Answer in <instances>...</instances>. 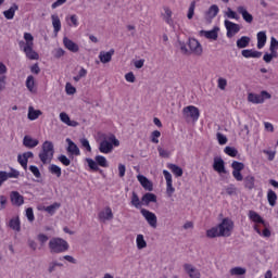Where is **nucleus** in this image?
<instances>
[{"label": "nucleus", "mask_w": 278, "mask_h": 278, "mask_svg": "<svg viewBox=\"0 0 278 278\" xmlns=\"http://www.w3.org/2000/svg\"><path fill=\"white\" fill-rule=\"evenodd\" d=\"M233 231V222L229 218H224L217 226L206 231L207 238H229Z\"/></svg>", "instance_id": "nucleus-1"}, {"label": "nucleus", "mask_w": 278, "mask_h": 278, "mask_svg": "<svg viewBox=\"0 0 278 278\" xmlns=\"http://www.w3.org/2000/svg\"><path fill=\"white\" fill-rule=\"evenodd\" d=\"M48 247L52 254L66 253V251H68V242L58 237L52 238L49 241Z\"/></svg>", "instance_id": "nucleus-2"}, {"label": "nucleus", "mask_w": 278, "mask_h": 278, "mask_svg": "<svg viewBox=\"0 0 278 278\" xmlns=\"http://www.w3.org/2000/svg\"><path fill=\"white\" fill-rule=\"evenodd\" d=\"M121 141L116 139V136L111 135L110 137H103L102 141L99 144L100 153H112L114 151V147H119Z\"/></svg>", "instance_id": "nucleus-3"}, {"label": "nucleus", "mask_w": 278, "mask_h": 278, "mask_svg": "<svg viewBox=\"0 0 278 278\" xmlns=\"http://www.w3.org/2000/svg\"><path fill=\"white\" fill-rule=\"evenodd\" d=\"M55 153V149L53 147V142L45 141L41 146V151L39 152V160L42 164H47V162H51L53 160V155Z\"/></svg>", "instance_id": "nucleus-4"}, {"label": "nucleus", "mask_w": 278, "mask_h": 278, "mask_svg": "<svg viewBox=\"0 0 278 278\" xmlns=\"http://www.w3.org/2000/svg\"><path fill=\"white\" fill-rule=\"evenodd\" d=\"M182 116L185 118H191L193 123H197V121H199V116H201V112L199 111V108L189 105L184 108Z\"/></svg>", "instance_id": "nucleus-5"}, {"label": "nucleus", "mask_w": 278, "mask_h": 278, "mask_svg": "<svg viewBox=\"0 0 278 278\" xmlns=\"http://www.w3.org/2000/svg\"><path fill=\"white\" fill-rule=\"evenodd\" d=\"M271 98L273 96H270V93L266 90L261 91V94H257V93L248 94V101L250 103H255V104L264 103L266 99H271Z\"/></svg>", "instance_id": "nucleus-6"}, {"label": "nucleus", "mask_w": 278, "mask_h": 278, "mask_svg": "<svg viewBox=\"0 0 278 278\" xmlns=\"http://www.w3.org/2000/svg\"><path fill=\"white\" fill-rule=\"evenodd\" d=\"M140 213L143 216V218L147 220L148 225L152 227V229H157V215H155V213L147 208H141Z\"/></svg>", "instance_id": "nucleus-7"}, {"label": "nucleus", "mask_w": 278, "mask_h": 278, "mask_svg": "<svg viewBox=\"0 0 278 278\" xmlns=\"http://www.w3.org/2000/svg\"><path fill=\"white\" fill-rule=\"evenodd\" d=\"M224 24L227 30L226 33L227 38H233L236 34L240 33V24H236L229 20H225Z\"/></svg>", "instance_id": "nucleus-8"}, {"label": "nucleus", "mask_w": 278, "mask_h": 278, "mask_svg": "<svg viewBox=\"0 0 278 278\" xmlns=\"http://www.w3.org/2000/svg\"><path fill=\"white\" fill-rule=\"evenodd\" d=\"M213 170L218 175H227V168L225 167V161L220 156H215L213 161Z\"/></svg>", "instance_id": "nucleus-9"}, {"label": "nucleus", "mask_w": 278, "mask_h": 278, "mask_svg": "<svg viewBox=\"0 0 278 278\" xmlns=\"http://www.w3.org/2000/svg\"><path fill=\"white\" fill-rule=\"evenodd\" d=\"M188 47L191 53H194L195 55H201L203 53V48L197 39H189Z\"/></svg>", "instance_id": "nucleus-10"}, {"label": "nucleus", "mask_w": 278, "mask_h": 278, "mask_svg": "<svg viewBox=\"0 0 278 278\" xmlns=\"http://www.w3.org/2000/svg\"><path fill=\"white\" fill-rule=\"evenodd\" d=\"M218 31L220 28L215 26L212 30H200V36H204L207 40H218Z\"/></svg>", "instance_id": "nucleus-11"}, {"label": "nucleus", "mask_w": 278, "mask_h": 278, "mask_svg": "<svg viewBox=\"0 0 278 278\" xmlns=\"http://www.w3.org/2000/svg\"><path fill=\"white\" fill-rule=\"evenodd\" d=\"M137 179L142 186L143 190H147L148 192H153V182L149 180V178H147L144 175H138Z\"/></svg>", "instance_id": "nucleus-12"}, {"label": "nucleus", "mask_w": 278, "mask_h": 278, "mask_svg": "<svg viewBox=\"0 0 278 278\" xmlns=\"http://www.w3.org/2000/svg\"><path fill=\"white\" fill-rule=\"evenodd\" d=\"M12 205H16V207H21L23 203H25V198L18 191H12L10 194Z\"/></svg>", "instance_id": "nucleus-13"}, {"label": "nucleus", "mask_w": 278, "mask_h": 278, "mask_svg": "<svg viewBox=\"0 0 278 278\" xmlns=\"http://www.w3.org/2000/svg\"><path fill=\"white\" fill-rule=\"evenodd\" d=\"M21 49L28 60H40V55L34 50V46H23Z\"/></svg>", "instance_id": "nucleus-14"}, {"label": "nucleus", "mask_w": 278, "mask_h": 278, "mask_svg": "<svg viewBox=\"0 0 278 278\" xmlns=\"http://www.w3.org/2000/svg\"><path fill=\"white\" fill-rule=\"evenodd\" d=\"M184 269L190 278H201V271H199L197 267L192 266V264L186 263L184 265Z\"/></svg>", "instance_id": "nucleus-15"}, {"label": "nucleus", "mask_w": 278, "mask_h": 278, "mask_svg": "<svg viewBox=\"0 0 278 278\" xmlns=\"http://www.w3.org/2000/svg\"><path fill=\"white\" fill-rule=\"evenodd\" d=\"M164 13L161 14L163 21L169 25V27H173L174 21H173V11L168 7H163Z\"/></svg>", "instance_id": "nucleus-16"}, {"label": "nucleus", "mask_w": 278, "mask_h": 278, "mask_svg": "<svg viewBox=\"0 0 278 278\" xmlns=\"http://www.w3.org/2000/svg\"><path fill=\"white\" fill-rule=\"evenodd\" d=\"M142 205L149 206L151 203H157V195L152 192H147L146 194L142 195L141 198Z\"/></svg>", "instance_id": "nucleus-17"}, {"label": "nucleus", "mask_w": 278, "mask_h": 278, "mask_svg": "<svg viewBox=\"0 0 278 278\" xmlns=\"http://www.w3.org/2000/svg\"><path fill=\"white\" fill-rule=\"evenodd\" d=\"M248 216L253 223H258L261 225H264L265 227H268V223H266V220H264V218H262V216L257 214V212L249 211Z\"/></svg>", "instance_id": "nucleus-18"}, {"label": "nucleus", "mask_w": 278, "mask_h": 278, "mask_svg": "<svg viewBox=\"0 0 278 278\" xmlns=\"http://www.w3.org/2000/svg\"><path fill=\"white\" fill-rule=\"evenodd\" d=\"M23 144L26 147V149H36V146L40 144V141H38V139L31 138L29 135H26L23 138Z\"/></svg>", "instance_id": "nucleus-19"}, {"label": "nucleus", "mask_w": 278, "mask_h": 278, "mask_svg": "<svg viewBox=\"0 0 278 278\" xmlns=\"http://www.w3.org/2000/svg\"><path fill=\"white\" fill-rule=\"evenodd\" d=\"M115 51L114 49H111L110 51H101L99 54V60L102 62V64H108L112 62V55H114Z\"/></svg>", "instance_id": "nucleus-20"}, {"label": "nucleus", "mask_w": 278, "mask_h": 278, "mask_svg": "<svg viewBox=\"0 0 278 278\" xmlns=\"http://www.w3.org/2000/svg\"><path fill=\"white\" fill-rule=\"evenodd\" d=\"M218 5L213 4L208 8V10L205 12V20L206 21H212L213 18H216L218 16Z\"/></svg>", "instance_id": "nucleus-21"}, {"label": "nucleus", "mask_w": 278, "mask_h": 278, "mask_svg": "<svg viewBox=\"0 0 278 278\" xmlns=\"http://www.w3.org/2000/svg\"><path fill=\"white\" fill-rule=\"evenodd\" d=\"M63 45L68 49V51H72V53H77V51H79V46L73 40L68 39V37L63 38Z\"/></svg>", "instance_id": "nucleus-22"}, {"label": "nucleus", "mask_w": 278, "mask_h": 278, "mask_svg": "<svg viewBox=\"0 0 278 278\" xmlns=\"http://www.w3.org/2000/svg\"><path fill=\"white\" fill-rule=\"evenodd\" d=\"M67 142V153H71V155H81V152L79 151V147H77L71 138L66 139Z\"/></svg>", "instance_id": "nucleus-23"}, {"label": "nucleus", "mask_w": 278, "mask_h": 278, "mask_svg": "<svg viewBox=\"0 0 278 278\" xmlns=\"http://www.w3.org/2000/svg\"><path fill=\"white\" fill-rule=\"evenodd\" d=\"M241 55L245 59H249V58L260 59L262 58V52L253 49H245L241 51Z\"/></svg>", "instance_id": "nucleus-24"}, {"label": "nucleus", "mask_w": 278, "mask_h": 278, "mask_svg": "<svg viewBox=\"0 0 278 278\" xmlns=\"http://www.w3.org/2000/svg\"><path fill=\"white\" fill-rule=\"evenodd\" d=\"M237 11L239 14H241L243 21H245V23H253V15L251 13H249V11H247V8L244 7H238Z\"/></svg>", "instance_id": "nucleus-25"}, {"label": "nucleus", "mask_w": 278, "mask_h": 278, "mask_svg": "<svg viewBox=\"0 0 278 278\" xmlns=\"http://www.w3.org/2000/svg\"><path fill=\"white\" fill-rule=\"evenodd\" d=\"M24 39L26 40V42L25 41L18 42L20 49H23V47H34V36L30 33H25Z\"/></svg>", "instance_id": "nucleus-26"}, {"label": "nucleus", "mask_w": 278, "mask_h": 278, "mask_svg": "<svg viewBox=\"0 0 278 278\" xmlns=\"http://www.w3.org/2000/svg\"><path fill=\"white\" fill-rule=\"evenodd\" d=\"M18 10V4L13 3L9 10L3 11V16L8 20V21H12V18H14V14H16V11Z\"/></svg>", "instance_id": "nucleus-27"}, {"label": "nucleus", "mask_w": 278, "mask_h": 278, "mask_svg": "<svg viewBox=\"0 0 278 278\" xmlns=\"http://www.w3.org/2000/svg\"><path fill=\"white\" fill-rule=\"evenodd\" d=\"M243 186L247 190H253V188H255V176H245L243 179Z\"/></svg>", "instance_id": "nucleus-28"}, {"label": "nucleus", "mask_w": 278, "mask_h": 278, "mask_svg": "<svg viewBox=\"0 0 278 278\" xmlns=\"http://www.w3.org/2000/svg\"><path fill=\"white\" fill-rule=\"evenodd\" d=\"M251 45V37L249 36H242L237 40V48L238 49H247Z\"/></svg>", "instance_id": "nucleus-29"}, {"label": "nucleus", "mask_w": 278, "mask_h": 278, "mask_svg": "<svg viewBox=\"0 0 278 278\" xmlns=\"http://www.w3.org/2000/svg\"><path fill=\"white\" fill-rule=\"evenodd\" d=\"M52 18V27L54 29V34H59L62 29V22L60 21V16L58 14L51 15Z\"/></svg>", "instance_id": "nucleus-30"}, {"label": "nucleus", "mask_w": 278, "mask_h": 278, "mask_svg": "<svg viewBox=\"0 0 278 278\" xmlns=\"http://www.w3.org/2000/svg\"><path fill=\"white\" fill-rule=\"evenodd\" d=\"M40 116H42V111L35 110L34 106L28 108V121H37Z\"/></svg>", "instance_id": "nucleus-31"}, {"label": "nucleus", "mask_w": 278, "mask_h": 278, "mask_svg": "<svg viewBox=\"0 0 278 278\" xmlns=\"http://www.w3.org/2000/svg\"><path fill=\"white\" fill-rule=\"evenodd\" d=\"M100 220H112L114 218V213H112V208L106 207L105 211L99 213Z\"/></svg>", "instance_id": "nucleus-32"}, {"label": "nucleus", "mask_w": 278, "mask_h": 278, "mask_svg": "<svg viewBox=\"0 0 278 278\" xmlns=\"http://www.w3.org/2000/svg\"><path fill=\"white\" fill-rule=\"evenodd\" d=\"M130 204L132 205V207H136V210H140V207L144 205L142 204V200L140 201V198L138 197V193H136V191H132Z\"/></svg>", "instance_id": "nucleus-33"}, {"label": "nucleus", "mask_w": 278, "mask_h": 278, "mask_svg": "<svg viewBox=\"0 0 278 278\" xmlns=\"http://www.w3.org/2000/svg\"><path fill=\"white\" fill-rule=\"evenodd\" d=\"M266 31H258L257 33V49H264L266 45Z\"/></svg>", "instance_id": "nucleus-34"}, {"label": "nucleus", "mask_w": 278, "mask_h": 278, "mask_svg": "<svg viewBox=\"0 0 278 278\" xmlns=\"http://www.w3.org/2000/svg\"><path fill=\"white\" fill-rule=\"evenodd\" d=\"M267 201L271 207H275V205H277V193L271 189H269L267 192Z\"/></svg>", "instance_id": "nucleus-35"}, {"label": "nucleus", "mask_w": 278, "mask_h": 278, "mask_svg": "<svg viewBox=\"0 0 278 278\" xmlns=\"http://www.w3.org/2000/svg\"><path fill=\"white\" fill-rule=\"evenodd\" d=\"M48 170L51 173V175H55L58 178L62 177V168L55 164H51L48 167Z\"/></svg>", "instance_id": "nucleus-36"}, {"label": "nucleus", "mask_w": 278, "mask_h": 278, "mask_svg": "<svg viewBox=\"0 0 278 278\" xmlns=\"http://www.w3.org/2000/svg\"><path fill=\"white\" fill-rule=\"evenodd\" d=\"M9 226L11 229H13V231H21V219H18V217L12 218Z\"/></svg>", "instance_id": "nucleus-37"}, {"label": "nucleus", "mask_w": 278, "mask_h": 278, "mask_svg": "<svg viewBox=\"0 0 278 278\" xmlns=\"http://www.w3.org/2000/svg\"><path fill=\"white\" fill-rule=\"evenodd\" d=\"M168 168L176 177H181L184 175V169L176 164H169Z\"/></svg>", "instance_id": "nucleus-38"}, {"label": "nucleus", "mask_w": 278, "mask_h": 278, "mask_svg": "<svg viewBox=\"0 0 278 278\" xmlns=\"http://www.w3.org/2000/svg\"><path fill=\"white\" fill-rule=\"evenodd\" d=\"M137 249L142 250V249H147V240H144V236L143 235H137Z\"/></svg>", "instance_id": "nucleus-39"}, {"label": "nucleus", "mask_w": 278, "mask_h": 278, "mask_svg": "<svg viewBox=\"0 0 278 278\" xmlns=\"http://www.w3.org/2000/svg\"><path fill=\"white\" fill-rule=\"evenodd\" d=\"M98 166H101L102 168H108L109 164H108V159H105V156L103 155H97L94 157Z\"/></svg>", "instance_id": "nucleus-40"}, {"label": "nucleus", "mask_w": 278, "mask_h": 278, "mask_svg": "<svg viewBox=\"0 0 278 278\" xmlns=\"http://www.w3.org/2000/svg\"><path fill=\"white\" fill-rule=\"evenodd\" d=\"M64 266V264L59 263L58 261H52L48 265V273L49 275H52V273H55V268Z\"/></svg>", "instance_id": "nucleus-41"}, {"label": "nucleus", "mask_w": 278, "mask_h": 278, "mask_svg": "<svg viewBox=\"0 0 278 278\" xmlns=\"http://www.w3.org/2000/svg\"><path fill=\"white\" fill-rule=\"evenodd\" d=\"M224 152L226 153V155H229V157H238V149H236L233 147L227 146L224 149Z\"/></svg>", "instance_id": "nucleus-42"}, {"label": "nucleus", "mask_w": 278, "mask_h": 278, "mask_svg": "<svg viewBox=\"0 0 278 278\" xmlns=\"http://www.w3.org/2000/svg\"><path fill=\"white\" fill-rule=\"evenodd\" d=\"M231 168H232L233 172H242V170H244V163L233 161L231 163Z\"/></svg>", "instance_id": "nucleus-43"}, {"label": "nucleus", "mask_w": 278, "mask_h": 278, "mask_svg": "<svg viewBox=\"0 0 278 278\" xmlns=\"http://www.w3.org/2000/svg\"><path fill=\"white\" fill-rule=\"evenodd\" d=\"M226 194H228V197H237L238 195V188H236V186H233V185H229L226 188Z\"/></svg>", "instance_id": "nucleus-44"}, {"label": "nucleus", "mask_w": 278, "mask_h": 278, "mask_svg": "<svg viewBox=\"0 0 278 278\" xmlns=\"http://www.w3.org/2000/svg\"><path fill=\"white\" fill-rule=\"evenodd\" d=\"M35 81H34V76L29 75L26 79V88L29 90V92H34V86H35Z\"/></svg>", "instance_id": "nucleus-45"}, {"label": "nucleus", "mask_w": 278, "mask_h": 278, "mask_svg": "<svg viewBox=\"0 0 278 278\" xmlns=\"http://www.w3.org/2000/svg\"><path fill=\"white\" fill-rule=\"evenodd\" d=\"M29 170L34 175V177H36V179H40V177H42L40 169L36 165H30Z\"/></svg>", "instance_id": "nucleus-46"}, {"label": "nucleus", "mask_w": 278, "mask_h": 278, "mask_svg": "<svg viewBox=\"0 0 278 278\" xmlns=\"http://www.w3.org/2000/svg\"><path fill=\"white\" fill-rule=\"evenodd\" d=\"M194 8H197V1H192L190 3L188 14H187V18H189V21H192L193 16H194Z\"/></svg>", "instance_id": "nucleus-47"}, {"label": "nucleus", "mask_w": 278, "mask_h": 278, "mask_svg": "<svg viewBox=\"0 0 278 278\" xmlns=\"http://www.w3.org/2000/svg\"><path fill=\"white\" fill-rule=\"evenodd\" d=\"M86 162H87V164H88V166H89V168L91 169V170H94V172H97V170H99V165H98V163H97V160L94 161V160H92V159H86Z\"/></svg>", "instance_id": "nucleus-48"}, {"label": "nucleus", "mask_w": 278, "mask_h": 278, "mask_svg": "<svg viewBox=\"0 0 278 278\" xmlns=\"http://www.w3.org/2000/svg\"><path fill=\"white\" fill-rule=\"evenodd\" d=\"M60 210V203L55 202L49 206L46 207V212H48V214H55V211Z\"/></svg>", "instance_id": "nucleus-49"}, {"label": "nucleus", "mask_w": 278, "mask_h": 278, "mask_svg": "<svg viewBox=\"0 0 278 278\" xmlns=\"http://www.w3.org/2000/svg\"><path fill=\"white\" fill-rule=\"evenodd\" d=\"M17 162L18 164L24 168V170H27V163L29 162L23 154L17 155Z\"/></svg>", "instance_id": "nucleus-50"}, {"label": "nucleus", "mask_w": 278, "mask_h": 278, "mask_svg": "<svg viewBox=\"0 0 278 278\" xmlns=\"http://www.w3.org/2000/svg\"><path fill=\"white\" fill-rule=\"evenodd\" d=\"M230 275H247V269L242 267H235L230 269Z\"/></svg>", "instance_id": "nucleus-51"}, {"label": "nucleus", "mask_w": 278, "mask_h": 278, "mask_svg": "<svg viewBox=\"0 0 278 278\" xmlns=\"http://www.w3.org/2000/svg\"><path fill=\"white\" fill-rule=\"evenodd\" d=\"M160 136H162V132H160V130H154L152 131L150 138H151V142H153V144H157L160 142Z\"/></svg>", "instance_id": "nucleus-52"}, {"label": "nucleus", "mask_w": 278, "mask_h": 278, "mask_svg": "<svg viewBox=\"0 0 278 278\" xmlns=\"http://www.w3.org/2000/svg\"><path fill=\"white\" fill-rule=\"evenodd\" d=\"M59 162H61V164H63V166H71V159H68L66 155L61 154L58 157Z\"/></svg>", "instance_id": "nucleus-53"}, {"label": "nucleus", "mask_w": 278, "mask_h": 278, "mask_svg": "<svg viewBox=\"0 0 278 278\" xmlns=\"http://www.w3.org/2000/svg\"><path fill=\"white\" fill-rule=\"evenodd\" d=\"M7 175L9 177V179H18V177H21V172L16 170V169H11V172H7Z\"/></svg>", "instance_id": "nucleus-54"}, {"label": "nucleus", "mask_w": 278, "mask_h": 278, "mask_svg": "<svg viewBox=\"0 0 278 278\" xmlns=\"http://www.w3.org/2000/svg\"><path fill=\"white\" fill-rule=\"evenodd\" d=\"M65 91L66 94H75V92H77V89L71 83H66Z\"/></svg>", "instance_id": "nucleus-55"}, {"label": "nucleus", "mask_w": 278, "mask_h": 278, "mask_svg": "<svg viewBox=\"0 0 278 278\" xmlns=\"http://www.w3.org/2000/svg\"><path fill=\"white\" fill-rule=\"evenodd\" d=\"M9 176H8V172L5 170H0V188L1 186H3V184H5V181H8Z\"/></svg>", "instance_id": "nucleus-56"}, {"label": "nucleus", "mask_w": 278, "mask_h": 278, "mask_svg": "<svg viewBox=\"0 0 278 278\" xmlns=\"http://www.w3.org/2000/svg\"><path fill=\"white\" fill-rule=\"evenodd\" d=\"M125 79L129 84H135L136 83V75H134V72H129V73L125 74Z\"/></svg>", "instance_id": "nucleus-57"}, {"label": "nucleus", "mask_w": 278, "mask_h": 278, "mask_svg": "<svg viewBox=\"0 0 278 278\" xmlns=\"http://www.w3.org/2000/svg\"><path fill=\"white\" fill-rule=\"evenodd\" d=\"M26 217L29 220V223H34V220H35L34 208H31V207L26 208Z\"/></svg>", "instance_id": "nucleus-58"}, {"label": "nucleus", "mask_w": 278, "mask_h": 278, "mask_svg": "<svg viewBox=\"0 0 278 278\" xmlns=\"http://www.w3.org/2000/svg\"><path fill=\"white\" fill-rule=\"evenodd\" d=\"M217 86H218L219 90H225L227 88V79L218 78Z\"/></svg>", "instance_id": "nucleus-59"}, {"label": "nucleus", "mask_w": 278, "mask_h": 278, "mask_svg": "<svg viewBox=\"0 0 278 278\" xmlns=\"http://www.w3.org/2000/svg\"><path fill=\"white\" fill-rule=\"evenodd\" d=\"M80 143H81V147H84V149H86L87 151H92V148L90 147V141H88V139L84 138V139H80Z\"/></svg>", "instance_id": "nucleus-60"}, {"label": "nucleus", "mask_w": 278, "mask_h": 278, "mask_svg": "<svg viewBox=\"0 0 278 278\" xmlns=\"http://www.w3.org/2000/svg\"><path fill=\"white\" fill-rule=\"evenodd\" d=\"M167 188H166V194L167 197H173L175 193V188L173 187V182H166Z\"/></svg>", "instance_id": "nucleus-61"}, {"label": "nucleus", "mask_w": 278, "mask_h": 278, "mask_svg": "<svg viewBox=\"0 0 278 278\" xmlns=\"http://www.w3.org/2000/svg\"><path fill=\"white\" fill-rule=\"evenodd\" d=\"M226 15L228 16V18H235L236 21H238V18H240L238 16V13H236L233 10H231V8H228Z\"/></svg>", "instance_id": "nucleus-62"}, {"label": "nucleus", "mask_w": 278, "mask_h": 278, "mask_svg": "<svg viewBox=\"0 0 278 278\" xmlns=\"http://www.w3.org/2000/svg\"><path fill=\"white\" fill-rule=\"evenodd\" d=\"M217 140L219 144H227V137L220 132H217Z\"/></svg>", "instance_id": "nucleus-63"}, {"label": "nucleus", "mask_w": 278, "mask_h": 278, "mask_svg": "<svg viewBox=\"0 0 278 278\" xmlns=\"http://www.w3.org/2000/svg\"><path fill=\"white\" fill-rule=\"evenodd\" d=\"M274 49H278V40H276L275 37H271L270 46H269V51H273Z\"/></svg>", "instance_id": "nucleus-64"}]
</instances>
